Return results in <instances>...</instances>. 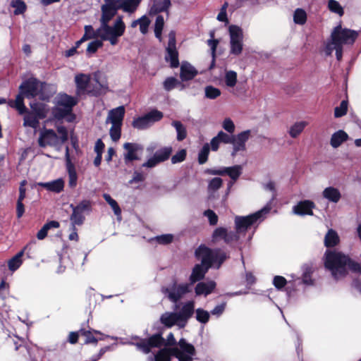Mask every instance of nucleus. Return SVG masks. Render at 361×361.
Returning <instances> with one entry per match:
<instances>
[{
    "label": "nucleus",
    "instance_id": "obj_1",
    "mask_svg": "<svg viewBox=\"0 0 361 361\" xmlns=\"http://www.w3.org/2000/svg\"><path fill=\"white\" fill-rule=\"evenodd\" d=\"M196 257L201 260V264H196L192 269V274L190 276V283L191 286L195 283L204 279L206 273L212 266L219 268L221 264L227 258V255L224 252L219 249L212 250L205 245H200L195 250Z\"/></svg>",
    "mask_w": 361,
    "mask_h": 361
},
{
    "label": "nucleus",
    "instance_id": "obj_2",
    "mask_svg": "<svg viewBox=\"0 0 361 361\" xmlns=\"http://www.w3.org/2000/svg\"><path fill=\"white\" fill-rule=\"evenodd\" d=\"M324 265L336 280L347 274V267L352 272L361 274V264L336 251L326 252Z\"/></svg>",
    "mask_w": 361,
    "mask_h": 361
},
{
    "label": "nucleus",
    "instance_id": "obj_3",
    "mask_svg": "<svg viewBox=\"0 0 361 361\" xmlns=\"http://www.w3.org/2000/svg\"><path fill=\"white\" fill-rule=\"evenodd\" d=\"M270 212V204H268L260 210L246 216H237L235 218V231H226L225 243L232 244L239 240L240 235L245 233L250 226L258 224Z\"/></svg>",
    "mask_w": 361,
    "mask_h": 361
},
{
    "label": "nucleus",
    "instance_id": "obj_4",
    "mask_svg": "<svg viewBox=\"0 0 361 361\" xmlns=\"http://www.w3.org/2000/svg\"><path fill=\"white\" fill-rule=\"evenodd\" d=\"M357 35V32L354 30L343 29L341 25L336 26L331 32V42H328L326 46V54L331 55L335 50L337 60H341L343 45L353 44Z\"/></svg>",
    "mask_w": 361,
    "mask_h": 361
},
{
    "label": "nucleus",
    "instance_id": "obj_5",
    "mask_svg": "<svg viewBox=\"0 0 361 361\" xmlns=\"http://www.w3.org/2000/svg\"><path fill=\"white\" fill-rule=\"evenodd\" d=\"M195 302L189 300L181 303V307L174 312H166L160 317V322L166 327L170 328L178 326L183 328L186 326L189 319L194 314Z\"/></svg>",
    "mask_w": 361,
    "mask_h": 361
},
{
    "label": "nucleus",
    "instance_id": "obj_6",
    "mask_svg": "<svg viewBox=\"0 0 361 361\" xmlns=\"http://www.w3.org/2000/svg\"><path fill=\"white\" fill-rule=\"evenodd\" d=\"M51 89L50 85L40 82L34 78L25 80L19 87L20 93L25 97L31 99L39 97L43 101H48L52 97L54 91Z\"/></svg>",
    "mask_w": 361,
    "mask_h": 361
},
{
    "label": "nucleus",
    "instance_id": "obj_7",
    "mask_svg": "<svg viewBox=\"0 0 361 361\" xmlns=\"http://www.w3.org/2000/svg\"><path fill=\"white\" fill-rule=\"evenodd\" d=\"M56 130L59 135L52 129L45 128L42 129L37 140L39 146L41 147L49 146L60 149L68 140V132L63 126H57Z\"/></svg>",
    "mask_w": 361,
    "mask_h": 361
},
{
    "label": "nucleus",
    "instance_id": "obj_8",
    "mask_svg": "<svg viewBox=\"0 0 361 361\" xmlns=\"http://www.w3.org/2000/svg\"><path fill=\"white\" fill-rule=\"evenodd\" d=\"M135 338L137 341L132 342L130 344L135 345L138 350L145 354L149 353L154 348H160L162 345H174L176 343L172 333L169 334L166 340L162 337V333L161 332L153 334L148 338H140L139 337Z\"/></svg>",
    "mask_w": 361,
    "mask_h": 361
},
{
    "label": "nucleus",
    "instance_id": "obj_9",
    "mask_svg": "<svg viewBox=\"0 0 361 361\" xmlns=\"http://www.w3.org/2000/svg\"><path fill=\"white\" fill-rule=\"evenodd\" d=\"M125 31L126 25L122 16H117L112 25L106 23L100 25L99 27L100 39L103 41H109L112 46L118 43L119 38L123 35Z\"/></svg>",
    "mask_w": 361,
    "mask_h": 361
},
{
    "label": "nucleus",
    "instance_id": "obj_10",
    "mask_svg": "<svg viewBox=\"0 0 361 361\" xmlns=\"http://www.w3.org/2000/svg\"><path fill=\"white\" fill-rule=\"evenodd\" d=\"M191 284L188 283H178L176 281H173L166 287H162L161 292L171 302L175 303L173 310H177L181 306V303L178 302L183 298L185 295L191 292Z\"/></svg>",
    "mask_w": 361,
    "mask_h": 361
},
{
    "label": "nucleus",
    "instance_id": "obj_11",
    "mask_svg": "<svg viewBox=\"0 0 361 361\" xmlns=\"http://www.w3.org/2000/svg\"><path fill=\"white\" fill-rule=\"evenodd\" d=\"M92 205L93 202L90 200H82L76 205H70L73 211L70 220L74 230L75 226H80L84 223L85 215L90 214L92 211Z\"/></svg>",
    "mask_w": 361,
    "mask_h": 361
},
{
    "label": "nucleus",
    "instance_id": "obj_12",
    "mask_svg": "<svg viewBox=\"0 0 361 361\" xmlns=\"http://www.w3.org/2000/svg\"><path fill=\"white\" fill-rule=\"evenodd\" d=\"M170 352L178 361H193L196 355L194 345L185 338L180 339L176 346L170 348Z\"/></svg>",
    "mask_w": 361,
    "mask_h": 361
},
{
    "label": "nucleus",
    "instance_id": "obj_13",
    "mask_svg": "<svg viewBox=\"0 0 361 361\" xmlns=\"http://www.w3.org/2000/svg\"><path fill=\"white\" fill-rule=\"evenodd\" d=\"M230 36V53L238 56L243 51V32L240 27L231 25L228 27Z\"/></svg>",
    "mask_w": 361,
    "mask_h": 361
},
{
    "label": "nucleus",
    "instance_id": "obj_14",
    "mask_svg": "<svg viewBox=\"0 0 361 361\" xmlns=\"http://www.w3.org/2000/svg\"><path fill=\"white\" fill-rule=\"evenodd\" d=\"M165 59L166 61L170 62L172 68L178 67V53L176 47V34L173 31H171L169 34V42Z\"/></svg>",
    "mask_w": 361,
    "mask_h": 361
},
{
    "label": "nucleus",
    "instance_id": "obj_15",
    "mask_svg": "<svg viewBox=\"0 0 361 361\" xmlns=\"http://www.w3.org/2000/svg\"><path fill=\"white\" fill-rule=\"evenodd\" d=\"M251 131L250 130H244L237 135H233L232 145L233 151L231 156L235 157L238 152H244L246 149V142L250 139Z\"/></svg>",
    "mask_w": 361,
    "mask_h": 361
},
{
    "label": "nucleus",
    "instance_id": "obj_16",
    "mask_svg": "<svg viewBox=\"0 0 361 361\" xmlns=\"http://www.w3.org/2000/svg\"><path fill=\"white\" fill-rule=\"evenodd\" d=\"M243 167L240 165H235L231 167H221L219 169H208L207 172L211 175L224 176L228 175L233 181H235L241 175Z\"/></svg>",
    "mask_w": 361,
    "mask_h": 361
},
{
    "label": "nucleus",
    "instance_id": "obj_17",
    "mask_svg": "<svg viewBox=\"0 0 361 361\" xmlns=\"http://www.w3.org/2000/svg\"><path fill=\"white\" fill-rule=\"evenodd\" d=\"M123 148L126 150V153L124 154V160L126 164L139 160L143 152V147L137 143L126 142L123 145Z\"/></svg>",
    "mask_w": 361,
    "mask_h": 361
},
{
    "label": "nucleus",
    "instance_id": "obj_18",
    "mask_svg": "<svg viewBox=\"0 0 361 361\" xmlns=\"http://www.w3.org/2000/svg\"><path fill=\"white\" fill-rule=\"evenodd\" d=\"M75 82L77 87L76 93L80 95L85 92L92 93V94H97V91L92 90L90 86V75L87 74H78L75 77Z\"/></svg>",
    "mask_w": 361,
    "mask_h": 361
},
{
    "label": "nucleus",
    "instance_id": "obj_19",
    "mask_svg": "<svg viewBox=\"0 0 361 361\" xmlns=\"http://www.w3.org/2000/svg\"><path fill=\"white\" fill-rule=\"evenodd\" d=\"M118 11V9L116 4L105 2L101 6L100 25L109 23L110 20L116 15Z\"/></svg>",
    "mask_w": 361,
    "mask_h": 361
},
{
    "label": "nucleus",
    "instance_id": "obj_20",
    "mask_svg": "<svg viewBox=\"0 0 361 361\" xmlns=\"http://www.w3.org/2000/svg\"><path fill=\"white\" fill-rule=\"evenodd\" d=\"M78 102L76 97L63 93L57 96L56 103L73 114V109L78 104Z\"/></svg>",
    "mask_w": 361,
    "mask_h": 361
},
{
    "label": "nucleus",
    "instance_id": "obj_21",
    "mask_svg": "<svg viewBox=\"0 0 361 361\" xmlns=\"http://www.w3.org/2000/svg\"><path fill=\"white\" fill-rule=\"evenodd\" d=\"M124 116L125 108L123 106H120L109 111L106 123H110L115 125H122Z\"/></svg>",
    "mask_w": 361,
    "mask_h": 361
},
{
    "label": "nucleus",
    "instance_id": "obj_22",
    "mask_svg": "<svg viewBox=\"0 0 361 361\" xmlns=\"http://www.w3.org/2000/svg\"><path fill=\"white\" fill-rule=\"evenodd\" d=\"M51 115L53 116V119L58 121L66 118L67 121L72 122L75 118V116L73 114H71L63 107L58 105L56 103V106L51 109Z\"/></svg>",
    "mask_w": 361,
    "mask_h": 361
},
{
    "label": "nucleus",
    "instance_id": "obj_23",
    "mask_svg": "<svg viewBox=\"0 0 361 361\" xmlns=\"http://www.w3.org/2000/svg\"><path fill=\"white\" fill-rule=\"evenodd\" d=\"M66 169L68 175V185L70 188H73L77 185L78 175L75 166L71 163L69 158L68 147H66Z\"/></svg>",
    "mask_w": 361,
    "mask_h": 361
},
{
    "label": "nucleus",
    "instance_id": "obj_24",
    "mask_svg": "<svg viewBox=\"0 0 361 361\" xmlns=\"http://www.w3.org/2000/svg\"><path fill=\"white\" fill-rule=\"evenodd\" d=\"M171 4V0H152V5L149 11V14L154 16L161 12L168 13Z\"/></svg>",
    "mask_w": 361,
    "mask_h": 361
},
{
    "label": "nucleus",
    "instance_id": "obj_25",
    "mask_svg": "<svg viewBox=\"0 0 361 361\" xmlns=\"http://www.w3.org/2000/svg\"><path fill=\"white\" fill-rule=\"evenodd\" d=\"M314 207V204L310 200L300 201L298 204L293 207V212L295 214L304 216V215H312V209Z\"/></svg>",
    "mask_w": 361,
    "mask_h": 361
},
{
    "label": "nucleus",
    "instance_id": "obj_26",
    "mask_svg": "<svg viewBox=\"0 0 361 361\" xmlns=\"http://www.w3.org/2000/svg\"><path fill=\"white\" fill-rule=\"evenodd\" d=\"M197 75V71L190 63L184 61L180 66V78L182 81L193 79Z\"/></svg>",
    "mask_w": 361,
    "mask_h": 361
},
{
    "label": "nucleus",
    "instance_id": "obj_27",
    "mask_svg": "<svg viewBox=\"0 0 361 361\" xmlns=\"http://www.w3.org/2000/svg\"><path fill=\"white\" fill-rule=\"evenodd\" d=\"M215 287L216 283L214 281L199 282L195 288V294L196 295L207 296L213 292Z\"/></svg>",
    "mask_w": 361,
    "mask_h": 361
},
{
    "label": "nucleus",
    "instance_id": "obj_28",
    "mask_svg": "<svg viewBox=\"0 0 361 361\" xmlns=\"http://www.w3.org/2000/svg\"><path fill=\"white\" fill-rule=\"evenodd\" d=\"M140 2L141 0H120L116 6L118 10L133 13L137 10Z\"/></svg>",
    "mask_w": 361,
    "mask_h": 361
},
{
    "label": "nucleus",
    "instance_id": "obj_29",
    "mask_svg": "<svg viewBox=\"0 0 361 361\" xmlns=\"http://www.w3.org/2000/svg\"><path fill=\"white\" fill-rule=\"evenodd\" d=\"M38 185L46 188L49 191L59 193L63 190L64 181L62 178H58L50 182L39 183Z\"/></svg>",
    "mask_w": 361,
    "mask_h": 361
},
{
    "label": "nucleus",
    "instance_id": "obj_30",
    "mask_svg": "<svg viewBox=\"0 0 361 361\" xmlns=\"http://www.w3.org/2000/svg\"><path fill=\"white\" fill-rule=\"evenodd\" d=\"M30 107L35 116L39 119H43L46 118L49 112V107L47 104L44 103H31Z\"/></svg>",
    "mask_w": 361,
    "mask_h": 361
},
{
    "label": "nucleus",
    "instance_id": "obj_31",
    "mask_svg": "<svg viewBox=\"0 0 361 361\" xmlns=\"http://www.w3.org/2000/svg\"><path fill=\"white\" fill-rule=\"evenodd\" d=\"M348 139V135L345 131L339 130L331 135L330 144L332 147L337 148Z\"/></svg>",
    "mask_w": 361,
    "mask_h": 361
},
{
    "label": "nucleus",
    "instance_id": "obj_32",
    "mask_svg": "<svg viewBox=\"0 0 361 361\" xmlns=\"http://www.w3.org/2000/svg\"><path fill=\"white\" fill-rule=\"evenodd\" d=\"M322 195L325 199L334 203H337L341 197L340 191L334 187L326 188L324 190Z\"/></svg>",
    "mask_w": 361,
    "mask_h": 361
},
{
    "label": "nucleus",
    "instance_id": "obj_33",
    "mask_svg": "<svg viewBox=\"0 0 361 361\" xmlns=\"http://www.w3.org/2000/svg\"><path fill=\"white\" fill-rule=\"evenodd\" d=\"M25 96L20 92L16 96L15 100H10L8 104L11 107L16 109L20 114H23L26 111V107L24 104L23 97Z\"/></svg>",
    "mask_w": 361,
    "mask_h": 361
},
{
    "label": "nucleus",
    "instance_id": "obj_34",
    "mask_svg": "<svg viewBox=\"0 0 361 361\" xmlns=\"http://www.w3.org/2000/svg\"><path fill=\"white\" fill-rule=\"evenodd\" d=\"M60 226L59 223L56 221H51L45 224L42 228L37 232V238L39 240H43L47 235L48 231L51 228H59Z\"/></svg>",
    "mask_w": 361,
    "mask_h": 361
},
{
    "label": "nucleus",
    "instance_id": "obj_35",
    "mask_svg": "<svg viewBox=\"0 0 361 361\" xmlns=\"http://www.w3.org/2000/svg\"><path fill=\"white\" fill-rule=\"evenodd\" d=\"M339 238L337 233L333 229H329L324 238V244L326 247H334L337 245Z\"/></svg>",
    "mask_w": 361,
    "mask_h": 361
},
{
    "label": "nucleus",
    "instance_id": "obj_36",
    "mask_svg": "<svg viewBox=\"0 0 361 361\" xmlns=\"http://www.w3.org/2000/svg\"><path fill=\"white\" fill-rule=\"evenodd\" d=\"M307 126V122L306 121H299L295 123L289 129V135L291 137L295 138L297 137L305 129V128Z\"/></svg>",
    "mask_w": 361,
    "mask_h": 361
},
{
    "label": "nucleus",
    "instance_id": "obj_37",
    "mask_svg": "<svg viewBox=\"0 0 361 361\" xmlns=\"http://www.w3.org/2000/svg\"><path fill=\"white\" fill-rule=\"evenodd\" d=\"M39 118L33 114L28 113L23 118V126L25 127H30L37 129L39 127Z\"/></svg>",
    "mask_w": 361,
    "mask_h": 361
},
{
    "label": "nucleus",
    "instance_id": "obj_38",
    "mask_svg": "<svg viewBox=\"0 0 361 361\" xmlns=\"http://www.w3.org/2000/svg\"><path fill=\"white\" fill-rule=\"evenodd\" d=\"M23 253L24 250L19 252L8 262V268L11 271H15L22 264L23 262L21 258L23 255Z\"/></svg>",
    "mask_w": 361,
    "mask_h": 361
},
{
    "label": "nucleus",
    "instance_id": "obj_39",
    "mask_svg": "<svg viewBox=\"0 0 361 361\" xmlns=\"http://www.w3.org/2000/svg\"><path fill=\"white\" fill-rule=\"evenodd\" d=\"M172 152V148L171 147H163L157 150L154 156L156 157L157 161L161 163L167 160Z\"/></svg>",
    "mask_w": 361,
    "mask_h": 361
},
{
    "label": "nucleus",
    "instance_id": "obj_40",
    "mask_svg": "<svg viewBox=\"0 0 361 361\" xmlns=\"http://www.w3.org/2000/svg\"><path fill=\"white\" fill-rule=\"evenodd\" d=\"M132 126L133 128L138 130H144L151 126V124L145 114L142 116L135 118L132 123Z\"/></svg>",
    "mask_w": 361,
    "mask_h": 361
},
{
    "label": "nucleus",
    "instance_id": "obj_41",
    "mask_svg": "<svg viewBox=\"0 0 361 361\" xmlns=\"http://www.w3.org/2000/svg\"><path fill=\"white\" fill-rule=\"evenodd\" d=\"M10 6L14 8V15H20L25 12L27 9L26 4L23 0H12Z\"/></svg>",
    "mask_w": 361,
    "mask_h": 361
},
{
    "label": "nucleus",
    "instance_id": "obj_42",
    "mask_svg": "<svg viewBox=\"0 0 361 361\" xmlns=\"http://www.w3.org/2000/svg\"><path fill=\"white\" fill-rule=\"evenodd\" d=\"M171 125L176 128L177 133V140L178 141L183 140L187 136V131L185 127L180 121H174Z\"/></svg>",
    "mask_w": 361,
    "mask_h": 361
},
{
    "label": "nucleus",
    "instance_id": "obj_43",
    "mask_svg": "<svg viewBox=\"0 0 361 361\" xmlns=\"http://www.w3.org/2000/svg\"><path fill=\"white\" fill-rule=\"evenodd\" d=\"M210 35H211V39L207 40V44L210 47L211 51H212V61H211V64H210V66L209 67V69L212 70L214 67V66H215V54H216V47H217V45L219 44V41L217 39H213L214 38V33L213 32H211Z\"/></svg>",
    "mask_w": 361,
    "mask_h": 361
},
{
    "label": "nucleus",
    "instance_id": "obj_44",
    "mask_svg": "<svg viewBox=\"0 0 361 361\" xmlns=\"http://www.w3.org/2000/svg\"><path fill=\"white\" fill-rule=\"evenodd\" d=\"M171 356H172L170 348L161 349L154 355V357H150L149 361H170Z\"/></svg>",
    "mask_w": 361,
    "mask_h": 361
},
{
    "label": "nucleus",
    "instance_id": "obj_45",
    "mask_svg": "<svg viewBox=\"0 0 361 361\" xmlns=\"http://www.w3.org/2000/svg\"><path fill=\"white\" fill-rule=\"evenodd\" d=\"M224 80L227 87H235L237 83V73L234 71H226L225 73Z\"/></svg>",
    "mask_w": 361,
    "mask_h": 361
},
{
    "label": "nucleus",
    "instance_id": "obj_46",
    "mask_svg": "<svg viewBox=\"0 0 361 361\" xmlns=\"http://www.w3.org/2000/svg\"><path fill=\"white\" fill-rule=\"evenodd\" d=\"M195 312V310H194ZM210 318V314L208 311L202 308H197L195 310V319L201 324H207Z\"/></svg>",
    "mask_w": 361,
    "mask_h": 361
},
{
    "label": "nucleus",
    "instance_id": "obj_47",
    "mask_svg": "<svg viewBox=\"0 0 361 361\" xmlns=\"http://www.w3.org/2000/svg\"><path fill=\"white\" fill-rule=\"evenodd\" d=\"M294 23L298 25H304L307 20V13L302 8H297L293 14Z\"/></svg>",
    "mask_w": 361,
    "mask_h": 361
},
{
    "label": "nucleus",
    "instance_id": "obj_48",
    "mask_svg": "<svg viewBox=\"0 0 361 361\" xmlns=\"http://www.w3.org/2000/svg\"><path fill=\"white\" fill-rule=\"evenodd\" d=\"M209 151V144L205 143L198 153V162L200 164H204L207 161Z\"/></svg>",
    "mask_w": 361,
    "mask_h": 361
},
{
    "label": "nucleus",
    "instance_id": "obj_49",
    "mask_svg": "<svg viewBox=\"0 0 361 361\" xmlns=\"http://www.w3.org/2000/svg\"><path fill=\"white\" fill-rule=\"evenodd\" d=\"M205 97L209 99H215L221 95V90L212 85L206 86L204 88Z\"/></svg>",
    "mask_w": 361,
    "mask_h": 361
},
{
    "label": "nucleus",
    "instance_id": "obj_50",
    "mask_svg": "<svg viewBox=\"0 0 361 361\" xmlns=\"http://www.w3.org/2000/svg\"><path fill=\"white\" fill-rule=\"evenodd\" d=\"M164 25V19L162 16H157L154 23V35L157 38L161 39V32Z\"/></svg>",
    "mask_w": 361,
    "mask_h": 361
},
{
    "label": "nucleus",
    "instance_id": "obj_51",
    "mask_svg": "<svg viewBox=\"0 0 361 361\" xmlns=\"http://www.w3.org/2000/svg\"><path fill=\"white\" fill-rule=\"evenodd\" d=\"M145 115L151 126L153 125L155 122L160 121L164 116L163 113L157 109H153Z\"/></svg>",
    "mask_w": 361,
    "mask_h": 361
},
{
    "label": "nucleus",
    "instance_id": "obj_52",
    "mask_svg": "<svg viewBox=\"0 0 361 361\" xmlns=\"http://www.w3.org/2000/svg\"><path fill=\"white\" fill-rule=\"evenodd\" d=\"M103 197L106 200V202H108V204L111 206V207L114 210V214L116 216H120L121 214V210L116 201L111 198V197L107 193L103 194Z\"/></svg>",
    "mask_w": 361,
    "mask_h": 361
},
{
    "label": "nucleus",
    "instance_id": "obj_53",
    "mask_svg": "<svg viewBox=\"0 0 361 361\" xmlns=\"http://www.w3.org/2000/svg\"><path fill=\"white\" fill-rule=\"evenodd\" d=\"M103 40L95 39L88 44L87 47V54L90 56L92 54H94L98 49L101 48L103 46Z\"/></svg>",
    "mask_w": 361,
    "mask_h": 361
},
{
    "label": "nucleus",
    "instance_id": "obj_54",
    "mask_svg": "<svg viewBox=\"0 0 361 361\" xmlns=\"http://www.w3.org/2000/svg\"><path fill=\"white\" fill-rule=\"evenodd\" d=\"M223 183V180L221 178H214L211 179L208 184V191L209 193L216 191L219 189Z\"/></svg>",
    "mask_w": 361,
    "mask_h": 361
},
{
    "label": "nucleus",
    "instance_id": "obj_55",
    "mask_svg": "<svg viewBox=\"0 0 361 361\" xmlns=\"http://www.w3.org/2000/svg\"><path fill=\"white\" fill-rule=\"evenodd\" d=\"M348 110V101L343 100L338 106L334 109V116L340 118L346 114Z\"/></svg>",
    "mask_w": 361,
    "mask_h": 361
},
{
    "label": "nucleus",
    "instance_id": "obj_56",
    "mask_svg": "<svg viewBox=\"0 0 361 361\" xmlns=\"http://www.w3.org/2000/svg\"><path fill=\"white\" fill-rule=\"evenodd\" d=\"M122 125L111 124L109 134L113 141H118L121 137Z\"/></svg>",
    "mask_w": 361,
    "mask_h": 361
},
{
    "label": "nucleus",
    "instance_id": "obj_57",
    "mask_svg": "<svg viewBox=\"0 0 361 361\" xmlns=\"http://www.w3.org/2000/svg\"><path fill=\"white\" fill-rule=\"evenodd\" d=\"M328 7L331 12L338 14L340 16H343V9L338 1L335 0H329Z\"/></svg>",
    "mask_w": 361,
    "mask_h": 361
},
{
    "label": "nucleus",
    "instance_id": "obj_58",
    "mask_svg": "<svg viewBox=\"0 0 361 361\" xmlns=\"http://www.w3.org/2000/svg\"><path fill=\"white\" fill-rule=\"evenodd\" d=\"M227 229L223 227L216 228L212 234V240L214 242L223 239L225 241Z\"/></svg>",
    "mask_w": 361,
    "mask_h": 361
},
{
    "label": "nucleus",
    "instance_id": "obj_59",
    "mask_svg": "<svg viewBox=\"0 0 361 361\" xmlns=\"http://www.w3.org/2000/svg\"><path fill=\"white\" fill-rule=\"evenodd\" d=\"M80 334H81V336L85 338V343L87 344L97 343V339L93 336L92 331L80 329Z\"/></svg>",
    "mask_w": 361,
    "mask_h": 361
},
{
    "label": "nucleus",
    "instance_id": "obj_60",
    "mask_svg": "<svg viewBox=\"0 0 361 361\" xmlns=\"http://www.w3.org/2000/svg\"><path fill=\"white\" fill-rule=\"evenodd\" d=\"M222 128L228 133L233 134L235 132V126L230 118H226L222 122Z\"/></svg>",
    "mask_w": 361,
    "mask_h": 361
},
{
    "label": "nucleus",
    "instance_id": "obj_61",
    "mask_svg": "<svg viewBox=\"0 0 361 361\" xmlns=\"http://www.w3.org/2000/svg\"><path fill=\"white\" fill-rule=\"evenodd\" d=\"M149 25L150 20L146 16H142L140 18V22L139 24L140 31L142 34L145 35L147 33Z\"/></svg>",
    "mask_w": 361,
    "mask_h": 361
},
{
    "label": "nucleus",
    "instance_id": "obj_62",
    "mask_svg": "<svg viewBox=\"0 0 361 361\" xmlns=\"http://www.w3.org/2000/svg\"><path fill=\"white\" fill-rule=\"evenodd\" d=\"M204 216H206L212 226H215L218 222V216L212 209H207L204 212Z\"/></svg>",
    "mask_w": 361,
    "mask_h": 361
},
{
    "label": "nucleus",
    "instance_id": "obj_63",
    "mask_svg": "<svg viewBox=\"0 0 361 361\" xmlns=\"http://www.w3.org/2000/svg\"><path fill=\"white\" fill-rule=\"evenodd\" d=\"M186 150L183 149L176 152L173 156L171 157V162L172 164H177L182 162L185 160L186 157Z\"/></svg>",
    "mask_w": 361,
    "mask_h": 361
},
{
    "label": "nucleus",
    "instance_id": "obj_64",
    "mask_svg": "<svg viewBox=\"0 0 361 361\" xmlns=\"http://www.w3.org/2000/svg\"><path fill=\"white\" fill-rule=\"evenodd\" d=\"M216 136L221 143L232 144L233 135H228L221 130L217 133Z\"/></svg>",
    "mask_w": 361,
    "mask_h": 361
}]
</instances>
